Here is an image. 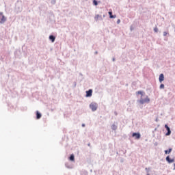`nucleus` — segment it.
<instances>
[{"label": "nucleus", "mask_w": 175, "mask_h": 175, "mask_svg": "<svg viewBox=\"0 0 175 175\" xmlns=\"http://www.w3.org/2000/svg\"><path fill=\"white\" fill-rule=\"evenodd\" d=\"M6 20H8V18L3 15V12H0V24H5L6 23Z\"/></svg>", "instance_id": "obj_3"}, {"label": "nucleus", "mask_w": 175, "mask_h": 175, "mask_svg": "<svg viewBox=\"0 0 175 175\" xmlns=\"http://www.w3.org/2000/svg\"><path fill=\"white\" fill-rule=\"evenodd\" d=\"M131 30L132 31V27H131Z\"/></svg>", "instance_id": "obj_30"}, {"label": "nucleus", "mask_w": 175, "mask_h": 175, "mask_svg": "<svg viewBox=\"0 0 175 175\" xmlns=\"http://www.w3.org/2000/svg\"><path fill=\"white\" fill-rule=\"evenodd\" d=\"M160 90H163L165 88V85L163 83H161L159 87Z\"/></svg>", "instance_id": "obj_19"}, {"label": "nucleus", "mask_w": 175, "mask_h": 175, "mask_svg": "<svg viewBox=\"0 0 175 175\" xmlns=\"http://www.w3.org/2000/svg\"><path fill=\"white\" fill-rule=\"evenodd\" d=\"M70 161H75V154H71L69 157Z\"/></svg>", "instance_id": "obj_15"}, {"label": "nucleus", "mask_w": 175, "mask_h": 175, "mask_svg": "<svg viewBox=\"0 0 175 175\" xmlns=\"http://www.w3.org/2000/svg\"><path fill=\"white\" fill-rule=\"evenodd\" d=\"M137 94H138V95H141V98H143V92L142 91H138Z\"/></svg>", "instance_id": "obj_18"}, {"label": "nucleus", "mask_w": 175, "mask_h": 175, "mask_svg": "<svg viewBox=\"0 0 175 175\" xmlns=\"http://www.w3.org/2000/svg\"><path fill=\"white\" fill-rule=\"evenodd\" d=\"M154 32H158V27H154Z\"/></svg>", "instance_id": "obj_21"}, {"label": "nucleus", "mask_w": 175, "mask_h": 175, "mask_svg": "<svg viewBox=\"0 0 175 175\" xmlns=\"http://www.w3.org/2000/svg\"><path fill=\"white\" fill-rule=\"evenodd\" d=\"M140 105H144V103H150V98H148V96H146V97L143 99V97H141L139 100H137Z\"/></svg>", "instance_id": "obj_1"}, {"label": "nucleus", "mask_w": 175, "mask_h": 175, "mask_svg": "<svg viewBox=\"0 0 175 175\" xmlns=\"http://www.w3.org/2000/svg\"><path fill=\"white\" fill-rule=\"evenodd\" d=\"M114 114H115V116H118V113H117V111H114Z\"/></svg>", "instance_id": "obj_25"}, {"label": "nucleus", "mask_w": 175, "mask_h": 175, "mask_svg": "<svg viewBox=\"0 0 175 175\" xmlns=\"http://www.w3.org/2000/svg\"><path fill=\"white\" fill-rule=\"evenodd\" d=\"M145 170H146L147 174H150V168L146 167V168H145Z\"/></svg>", "instance_id": "obj_20"}, {"label": "nucleus", "mask_w": 175, "mask_h": 175, "mask_svg": "<svg viewBox=\"0 0 175 175\" xmlns=\"http://www.w3.org/2000/svg\"><path fill=\"white\" fill-rule=\"evenodd\" d=\"M95 54H98V52L96 51V52H95Z\"/></svg>", "instance_id": "obj_29"}, {"label": "nucleus", "mask_w": 175, "mask_h": 175, "mask_svg": "<svg viewBox=\"0 0 175 175\" xmlns=\"http://www.w3.org/2000/svg\"><path fill=\"white\" fill-rule=\"evenodd\" d=\"M163 80H165V76L163 75V74H160L159 77V83H162V81H163Z\"/></svg>", "instance_id": "obj_8"}, {"label": "nucleus", "mask_w": 175, "mask_h": 175, "mask_svg": "<svg viewBox=\"0 0 175 175\" xmlns=\"http://www.w3.org/2000/svg\"><path fill=\"white\" fill-rule=\"evenodd\" d=\"M49 40L52 42V43H54V42H55V36L53 35L49 36Z\"/></svg>", "instance_id": "obj_11"}, {"label": "nucleus", "mask_w": 175, "mask_h": 175, "mask_svg": "<svg viewBox=\"0 0 175 175\" xmlns=\"http://www.w3.org/2000/svg\"><path fill=\"white\" fill-rule=\"evenodd\" d=\"M36 118L37 120H40L42 118V113L39 111H36Z\"/></svg>", "instance_id": "obj_10"}, {"label": "nucleus", "mask_w": 175, "mask_h": 175, "mask_svg": "<svg viewBox=\"0 0 175 175\" xmlns=\"http://www.w3.org/2000/svg\"><path fill=\"white\" fill-rule=\"evenodd\" d=\"M103 17H105V15H103Z\"/></svg>", "instance_id": "obj_32"}, {"label": "nucleus", "mask_w": 175, "mask_h": 175, "mask_svg": "<svg viewBox=\"0 0 175 175\" xmlns=\"http://www.w3.org/2000/svg\"><path fill=\"white\" fill-rule=\"evenodd\" d=\"M120 23H121V20L118 19V20L117 21V24H120Z\"/></svg>", "instance_id": "obj_24"}, {"label": "nucleus", "mask_w": 175, "mask_h": 175, "mask_svg": "<svg viewBox=\"0 0 175 175\" xmlns=\"http://www.w3.org/2000/svg\"><path fill=\"white\" fill-rule=\"evenodd\" d=\"M165 128L167 131V133H165V136H170L172 135V130H170V127L167 124H165Z\"/></svg>", "instance_id": "obj_4"}, {"label": "nucleus", "mask_w": 175, "mask_h": 175, "mask_svg": "<svg viewBox=\"0 0 175 175\" xmlns=\"http://www.w3.org/2000/svg\"><path fill=\"white\" fill-rule=\"evenodd\" d=\"M93 5H94V6H98V1L93 0Z\"/></svg>", "instance_id": "obj_17"}, {"label": "nucleus", "mask_w": 175, "mask_h": 175, "mask_svg": "<svg viewBox=\"0 0 175 175\" xmlns=\"http://www.w3.org/2000/svg\"><path fill=\"white\" fill-rule=\"evenodd\" d=\"M112 61H113V62L116 61V58L113 57V58L112 59Z\"/></svg>", "instance_id": "obj_27"}, {"label": "nucleus", "mask_w": 175, "mask_h": 175, "mask_svg": "<svg viewBox=\"0 0 175 175\" xmlns=\"http://www.w3.org/2000/svg\"><path fill=\"white\" fill-rule=\"evenodd\" d=\"M86 98H91L92 96V90L90 89L89 90L86 91Z\"/></svg>", "instance_id": "obj_5"}, {"label": "nucleus", "mask_w": 175, "mask_h": 175, "mask_svg": "<svg viewBox=\"0 0 175 175\" xmlns=\"http://www.w3.org/2000/svg\"><path fill=\"white\" fill-rule=\"evenodd\" d=\"M88 146H90V144H88Z\"/></svg>", "instance_id": "obj_33"}, {"label": "nucleus", "mask_w": 175, "mask_h": 175, "mask_svg": "<svg viewBox=\"0 0 175 175\" xmlns=\"http://www.w3.org/2000/svg\"><path fill=\"white\" fill-rule=\"evenodd\" d=\"M172 148H169L168 150H165V154H167L170 152H172Z\"/></svg>", "instance_id": "obj_16"}, {"label": "nucleus", "mask_w": 175, "mask_h": 175, "mask_svg": "<svg viewBox=\"0 0 175 175\" xmlns=\"http://www.w3.org/2000/svg\"><path fill=\"white\" fill-rule=\"evenodd\" d=\"M109 18H116L117 17L116 15H113L112 12H109Z\"/></svg>", "instance_id": "obj_12"}, {"label": "nucleus", "mask_w": 175, "mask_h": 175, "mask_svg": "<svg viewBox=\"0 0 175 175\" xmlns=\"http://www.w3.org/2000/svg\"><path fill=\"white\" fill-rule=\"evenodd\" d=\"M90 109H91L92 111H96L98 109V103L93 102L89 105Z\"/></svg>", "instance_id": "obj_2"}, {"label": "nucleus", "mask_w": 175, "mask_h": 175, "mask_svg": "<svg viewBox=\"0 0 175 175\" xmlns=\"http://www.w3.org/2000/svg\"><path fill=\"white\" fill-rule=\"evenodd\" d=\"M65 166H66V167H67V169H72V167H73L72 165L68 164V163H66Z\"/></svg>", "instance_id": "obj_14"}, {"label": "nucleus", "mask_w": 175, "mask_h": 175, "mask_svg": "<svg viewBox=\"0 0 175 175\" xmlns=\"http://www.w3.org/2000/svg\"><path fill=\"white\" fill-rule=\"evenodd\" d=\"M103 20V18H102V15H100V14H97L94 17V20L95 21H98V20Z\"/></svg>", "instance_id": "obj_9"}, {"label": "nucleus", "mask_w": 175, "mask_h": 175, "mask_svg": "<svg viewBox=\"0 0 175 175\" xmlns=\"http://www.w3.org/2000/svg\"><path fill=\"white\" fill-rule=\"evenodd\" d=\"M51 3H52V5H55V0H52V1H51Z\"/></svg>", "instance_id": "obj_22"}, {"label": "nucleus", "mask_w": 175, "mask_h": 175, "mask_svg": "<svg viewBox=\"0 0 175 175\" xmlns=\"http://www.w3.org/2000/svg\"><path fill=\"white\" fill-rule=\"evenodd\" d=\"M165 161H167L168 163H173V162H174V159H170V156H167L165 158Z\"/></svg>", "instance_id": "obj_6"}, {"label": "nucleus", "mask_w": 175, "mask_h": 175, "mask_svg": "<svg viewBox=\"0 0 175 175\" xmlns=\"http://www.w3.org/2000/svg\"><path fill=\"white\" fill-rule=\"evenodd\" d=\"M133 137H135V139H139L140 138V133H133L132 134Z\"/></svg>", "instance_id": "obj_7"}, {"label": "nucleus", "mask_w": 175, "mask_h": 175, "mask_svg": "<svg viewBox=\"0 0 175 175\" xmlns=\"http://www.w3.org/2000/svg\"><path fill=\"white\" fill-rule=\"evenodd\" d=\"M174 170H175V163H174Z\"/></svg>", "instance_id": "obj_28"}, {"label": "nucleus", "mask_w": 175, "mask_h": 175, "mask_svg": "<svg viewBox=\"0 0 175 175\" xmlns=\"http://www.w3.org/2000/svg\"><path fill=\"white\" fill-rule=\"evenodd\" d=\"M146 175H150V174H147Z\"/></svg>", "instance_id": "obj_31"}, {"label": "nucleus", "mask_w": 175, "mask_h": 175, "mask_svg": "<svg viewBox=\"0 0 175 175\" xmlns=\"http://www.w3.org/2000/svg\"><path fill=\"white\" fill-rule=\"evenodd\" d=\"M82 126H83V128H84V126H85V124H82Z\"/></svg>", "instance_id": "obj_26"}, {"label": "nucleus", "mask_w": 175, "mask_h": 175, "mask_svg": "<svg viewBox=\"0 0 175 175\" xmlns=\"http://www.w3.org/2000/svg\"><path fill=\"white\" fill-rule=\"evenodd\" d=\"M117 128H118V126H117V125L115 124H112V125L111 126V129H112V131H117Z\"/></svg>", "instance_id": "obj_13"}, {"label": "nucleus", "mask_w": 175, "mask_h": 175, "mask_svg": "<svg viewBox=\"0 0 175 175\" xmlns=\"http://www.w3.org/2000/svg\"><path fill=\"white\" fill-rule=\"evenodd\" d=\"M166 35H167V32L164 31V32H163V36H166Z\"/></svg>", "instance_id": "obj_23"}]
</instances>
